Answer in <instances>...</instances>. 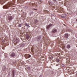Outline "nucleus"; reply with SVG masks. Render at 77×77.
Returning a JSON list of instances; mask_svg holds the SVG:
<instances>
[{
    "label": "nucleus",
    "instance_id": "1",
    "mask_svg": "<svg viewBox=\"0 0 77 77\" xmlns=\"http://www.w3.org/2000/svg\"><path fill=\"white\" fill-rule=\"evenodd\" d=\"M13 4V3L11 2H9L7 4L5 5L4 6H3V9H8L9 7L12 6V5Z\"/></svg>",
    "mask_w": 77,
    "mask_h": 77
},
{
    "label": "nucleus",
    "instance_id": "2",
    "mask_svg": "<svg viewBox=\"0 0 77 77\" xmlns=\"http://www.w3.org/2000/svg\"><path fill=\"white\" fill-rule=\"evenodd\" d=\"M25 57L26 59H28L31 57V55L29 54H25Z\"/></svg>",
    "mask_w": 77,
    "mask_h": 77
},
{
    "label": "nucleus",
    "instance_id": "3",
    "mask_svg": "<svg viewBox=\"0 0 77 77\" xmlns=\"http://www.w3.org/2000/svg\"><path fill=\"white\" fill-rule=\"evenodd\" d=\"M12 16H9L8 17V19L9 20V21H11L12 20Z\"/></svg>",
    "mask_w": 77,
    "mask_h": 77
},
{
    "label": "nucleus",
    "instance_id": "4",
    "mask_svg": "<svg viewBox=\"0 0 77 77\" xmlns=\"http://www.w3.org/2000/svg\"><path fill=\"white\" fill-rule=\"evenodd\" d=\"M56 32H57V29H54L52 30V32L54 33H55Z\"/></svg>",
    "mask_w": 77,
    "mask_h": 77
},
{
    "label": "nucleus",
    "instance_id": "5",
    "mask_svg": "<svg viewBox=\"0 0 77 77\" xmlns=\"http://www.w3.org/2000/svg\"><path fill=\"white\" fill-rule=\"evenodd\" d=\"M14 42H16V43H18V42H19V40L17 38H16V39H15L14 40Z\"/></svg>",
    "mask_w": 77,
    "mask_h": 77
},
{
    "label": "nucleus",
    "instance_id": "6",
    "mask_svg": "<svg viewBox=\"0 0 77 77\" xmlns=\"http://www.w3.org/2000/svg\"><path fill=\"white\" fill-rule=\"evenodd\" d=\"M51 25H49L48 26L46 27L47 30H48V29H49L50 28V27H51Z\"/></svg>",
    "mask_w": 77,
    "mask_h": 77
},
{
    "label": "nucleus",
    "instance_id": "7",
    "mask_svg": "<svg viewBox=\"0 0 77 77\" xmlns=\"http://www.w3.org/2000/svg\"><path fill=\"white\" fill-rule=\"evenodd\" d=\"M32 6L33 7H37V6H38L36 4H32Z\"/></svg>",
    "mask_w": 77,
    "mask_h": 77
},
{
    "label": "nucleus",
    "instance_id": "8",
    "mask_svg": "<svg viewBox=\"0 0 77 77\" xmlns=\"http://www.w3.org/2000/svg\"><path fill=\"white\" fill-rule=\"evenodd\" d=\"M11 56V57H14V56H15V53H12Z\"/></svg>",
    "mask_w": 77,
    "mask_h": 77
},
{
    "label": "nucleus",
    "instance_id": "9",
    "mask_svg": "<svg viewBox=\"0 0 77 77\" xmlns=\"http://www.w3.org/2000/svg\"><path fill=\"white\" fill-rule=\"evenodd\" d=\"M65 37L66 38H68V35L67 34H65Z\"/></svg>",
    "mask_w": 77,
    "mask_h": 77
},
{
    "label": "nucleus",
    "instance_id": "10",
    "mask_svg": "<svg viewBox=\"0 0 77 77\" xmlns=\"http://www.w3.org/2000/svg\"><path fill=\"white\" fill-rule=\"evenodd\" d=\"M14 70H13L12 71L13 77H14Z\"/></svg>",
    "mask_w": 77,
    "mask_h": 77
},
{
    "label": "nucleus",
    "instance_id": "11",
    "mask_svg": "<svg viewBox=\"0 0 77 77\" xmlns=\"http://www.w3.org/2000/svg\"><path fill=\"white\" fill-rule=\"evenodd\" d=\"M67 48H70V45H68L67 46Z\"/></svg>",
    "mask_w": 77,
    "mask_h": 77
},
{
    "label": "nucleus",
    "instance_id": "12",
    "mask_svg": "<svg viewBox=\"0 0 77 77\" xmlns=\"http://www.w3.org/2000/svg\"><path fill=\"white\" fill-rule=\"evenodd\" d=\"M25 26L27 27H30V26H29V25H28L27 24H25Z\"/></svg>",
    "mask_w": 77,
    "mask_h": 77
},
{
    "label": "nucleus",
    "instance_id": "13",
    "mask_svg": "<svg viewBox=\"0 0 77 77\" xmlns=\"http://www.w3.org/2000/svg\"><path fill=\"white\" fill-rule=\"evenodd\" d=\"M29 38H30V36H26V39H29Z\"/></svg>",
    "mask_w": 77,
    "mask_h": 77
},
{
    "label": "nucleus",
    "instance_id": "14",
    "mask_svg": "<svg viewBox=\"0 0 77 77\" xmlns=\"http://www.w3.org/2000/svg\"><path fill=\"white\" fill-rule=\"evenodd\" d=\"M44 12L46 13H48V11H47V10H45Z\"/></svg>",
    "mask_w": 77,
    "mask_h": 77
},
{
    "label": "nucleus",
    "instance_id": "15",
    "mask_svg": "<svg viewBox=\"0 0 77 77\" xmlns=\"http://www.w3.org/2000/svg\"><path fill=\"white\" fill-rule=\"evenodd\" d=\"M35 23H38V20H35Z\"/></svg>",
    "mask_w": 77,
    "mask_h": 77
},
{
    "label": "nucleus",
    "instance_id": "16",
    "mask_svg": "<svg viewBox=\"0 0 77 77\" xmlns=\"http://www.w3.org/2000/svg\"><path fill=\"white\" fill-rule=\"evenodd\" d=\"M18 26V27H21V24H19Z\"/></svg>",
    "mask_w": 77,
    "mask_h": 77
},
{
    "label": "nucleus",
    "instance_id": "17",
    "mask_svg": "<svg viewBox=\"0 0 77 77\" xmlns=\"http://www.w3.org/2000/svg\"><path fill=\"white\" fill-rule=\"evenodd\" d=\"M60 17H62V18H65V17L63 16H60Z\"/></svg>",
    "mask_w": 77,
    "mask_h": 77
},
{
    "label": "nucleus",
    "instance_id": "18",
    "mask_svg": "<svg viewBox=\"0 0 77 77\" xmlns=\"http://www.w3.org/2000/svg\"><path fill=\"white\" fill-rule=\"evenodd\" d=\"M23 0H18V1H19V2H21V1Z\"/></svg>",
    "mask_w": 77,
    "mask_h": 77
},
{
    "label": "nucleus",
    "instance_id": "19",
    "mask_svg": "<svg viewBox=\"0 0 77 77\" xmlns=\"http://www.w3.org/2000/svg\"><path fill=\"white\" fill-rule=\"evenodd\" d=\"M57 62H59L60 60H57Z\"/></svg>",
    "mask_w": 77,
    "mask_h": 77
},
{
    "label": "nucleus",
    "instance_id": "20",
    "mask_svg": "<svg viewBox=\"0 0 77 77\" xmlns=\"http://www.w3.org/2000/svg\"><path fill=\"white\" fill-rule=\"evenodd\" d=\"M41 3H42V2L41 1H40V4H41Z\"/></svg>",
    "mask_w": 77,
    "mask_h": 77
},
{
    "label": "nucleus",
    "instance_id": "21",
    "mask_svg": "<svg viewBox=\"0 0 77 77\" xmlns=\"http://www.w3.org/2000/svg\"><path fill=\"white\" fill-rule=\"evenodd\" d=\"M54 2H56L57 1L56 0H53Z\"/></svg>",
    "mask_w": 77,
    "mask_h": 77
},
{
    "label": "nucleus",
    "instance_id": "22",
    "mask_svg": "<svg viewBox=\"0 0 77 77\" xmlns=\"http://www.w3.org/2000/svg\"><path fill=\"white\" fill-rule=\"evenodd\" d=\"M1 2H2H2H3V1H6L5 0H1Z\"/></svg>",
    "mask_w": 77,
    "mask_h": 77
},
{
    "label": "nucleus",
    "instance_id": "23",
    "mask_svg": "<svg viewBox=\"0 0 77 77\" xmlns=\"http://www.w3.org/2000/svg\"><path fill=\"white\" fill-rule=\"evenodd\" d=\"M53 57H51V58H50L51 59H52Z\"/></svg>",
    "mask_w": 77,
    "mask_h": 77
},
{
    "label": "nucleus",
    "instance_id": "24",
    "mask_svg": "<svg viewBox=\"0 0 77 77\" xmlns=\"http://www.w3.org/2000/svg\"><path fill=\"white\" fill-rule=\"evenodd\" d=\"M62 66H63H63H64V64H62Z\"/></svg>",
    "mask_w": 77,
    "mask_h": 77
},
{
    "label": "nucleus",
    "instance_id": "25",
    "mask_svg": "<svg viewBox=\"0 0 77 77\" xmlns=\"http://www.w3.org/2000/svg\"><path fill=\"white\" fill-rule=\"evenodd\" d=\"M49 5H51V3L50 2H49Z\"/></svg>",
    "mask_w": 77,
    "mask_h": 77
},
{
    "label": "nucleus",
    "instance_id": "26",
    "mask_svg": "<svg viewBox=\"0 0 77 77\" xmlns=\"http://www.w3.org/2000/svg\"><path fill=\"white\" fill-rule=\"evenodd\" d=\"M69 62H70V61H67V62H68V63H69Z\"/></svg>",
    "mask_w": 77,
    "mask_h": 77
},
{
    "label": "nucleus",
    "instance_id": "27",
    "mask_svg": "<svg viewBox=\"0 0 77 77\" xmlns=\"http://www.w3.org/2000/svg\"><path fill=\"white\" fill-rule=\"evenodd\" d=\"M42 58H43V57H44V56H43L41 57Z\"/></svg>",
    "mask_w": 77,
    "mask_h": 77
},
{
    "label": "nucleus",
    "instance_id": "28",
    "mask_svg": "<svg viewBox=\"0 0 77 77\" xmlns=\"http://www.w3.org/2000/svg\"><path fill=\"white\" fill-rule=\"evenodd\" d=\"M33 9H34V10H37V9H35V8Z\"/></svg>",
    "mask_w": 77,
    "mask_h": 77
},
{
    "label": "nucleus",
    "instance_id": "29",
    "mask_svg": "<svg viewBox=\"0 0 77 77\" xmlns=\"http://www.w3.org/2000/svg\"><path fill=\"white\" fill-rule=\"evenodd\" d=\"M16 43H14V45H16Z\"/></svg>",
    "mask_w": 77,
    "mask_h": 77
},
{
    "label": "nucleus",
    "instance_id": "30",
    "mask_svg": "<svg viewBox=\"0 0 77 77\" xmlns=\"http://www.w3.org/2000/svg\"><path fill=\"white\" fill-rule=\"evenodd\" d=\"M1 57V55H0V57Z\"/></svg>",
    "mask_w": 77,
    "mask_h": 77
},
{
    "label": "nucleus",
    "instance_id": "31",
    "mask_svg": "<svg viewBox=\"0 0 77 77\" xmlns=\"http://www.w3.org/2000/svg\"><path fill=\"white\" fill-rule=\"evenodd\" d=\"M76 21H77V19L76 20Z\"/></svg>",
    "mask_w": 77,
    "mask_h": 77
},
{
    "label": "nucleus",
    "instance_id": "32",
    "mask_svg": "<svg viewBox=\"0 0 77 77\" xmlns=\"http://www.w3.org/2000/svg\"><path fill=\"white\" fill-rule=\"evenodd\" d=\"M41 77V76H40V77Z\"/></svg>",
    "mask_w": 77,
    "mask_h": 77
},
{
    "label": "nucleus",
    "instance_id": "33",
    "mask_svg": "<svg viewBox=\"0 0 77 77\" xmlns=\"http://www.w3.org/2000/svg\"><path fill=\"white\" fill-rule=\"evenodd\" d=\"M41 77V76H40V77Z\"/></svg>",
    "mask_w": 77,
    "mask_h": 77
},
{
    "label": "nucleus",
    "instance_id": "34",
    "mask_svg": "<svg viewBox=\"0 0 77 77\" xmlns=\"http://www.w3.org/2000/svg\"><path fill=\"white\" fill-rule=\"evenodd\" d=\"M21 46H22V45H21Z\"/></svg>",
    "mask_w": 77,
    "mask_h": 77
}]
</instances>
